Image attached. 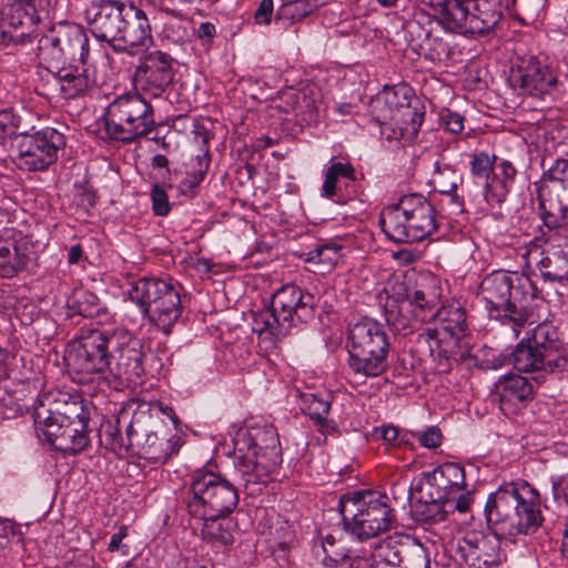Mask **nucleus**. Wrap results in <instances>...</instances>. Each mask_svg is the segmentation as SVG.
Wrapping results in <instances>:
<instances>
[{
  "instance_id": "nucleus-1",
  "label": "nucleus",
  "mask_w": 568,
  "mask_h": 568,
  "mask_svg": "<svg viewBox=\"0 0 568 568\" xmlns=\"http://www.w3.org/2000/svg\"><path fill=\"white\" fill-rule=\"evenodd\" d=\"M486 517L495 530L494 536L468 532L458 541L471 546L494 567L500 562L499 540L497 536L515 537L531 535L541 526L544 518L540 511L538 491L526 481L507 483L490 494L486 507Z\"/></svg>"
},
{
  "instance_id": "nucleus-2",
  "label": "nucleus",
  "mask_w": 568,
  "mask_h": 568,
  "mask_svg": "<svg viewBox=\"0 0 568 568\" xmlns=\"http://www.w3.org/2000/svg\"><path fill=\"white\" fill-rule=\"evenodd\" d=\"M480 290L489 317L510 326L515 337L532 323V310L525 302L536 297L537 290L529 277L497 271L484 278Z\"/></svg>"
},
{
  "instance_id": "nucleus-3",
  "label": "nucleus",
  "mask_w": 568,
  "mask_h": 568,
  "mask_svg": "<svg viewBox=\"0 0 568 568\" xmlns=\"http://www.w3.org/2000/svg\"><path fill=\"white\" fill-rule=\"evenodd\" d=\"M315 297L295 284L277 288L270 306L252 313V329L264 344V352H273L276 341L292 327L306 323L314 316Z\"/></svg>"
},
{
  "instance_id": "nucleus-4",
  "label": "nucleus",
  "mask_w": 568,
  "mask_h": 568,
  "mask_svg": "<svg viewBox=\"0 0 568 568\" xmlns=\"http://www.w3.org/2000/svg\"><path fill=\"white\" fill-rule=\"evenodd\" d=\"M344 530L364 541L389 531L396 523L395 510L387 495L376 490H355L338 503Z\"/></svg>"
},
{
  "instance_id": "nucleus-5",
  "label": "nucleus",
  "mask_w": 568,
  "mask_h": 568,
  "mask_svg": "<svg viewBox=\"0 0 568 568\" xmlns=\"http://www.w3.org/2000/svg\"><path fill=\"white\" fill-rule=\"evenodd\" d=\"M379 225L395 243L420 242L438 229L434 206L419 193L405 194L396 204L386 206L381 212Z\"/></svg>"
},
{
  "instance_id": "nucleus-6",
  "label": "nucleus",
  "mask_w": 568,
  "mask_h": 568,
  "mask_svg": "<svg viewBox=\"0 0 568 568\" xmlns=\"http://www.w3.org/2000/svg\"><path fill=\"white\" fill-rule=\"evenodd\" d=\"M149 99L136 89L116 95L102 116L105 135L110 140L128 143L151 133L155 128V116Z\"/></svg>"
},
{
  "instance_id": "nucleus-7",
  "label": "nucleus",
  "mask_w": 568,
  "mask_h": 568,
  "mask_svg": "<svg viewBox=\"0 0 568 568\" xmlns=\"http://www.w3.org/2000/svg\"><path fill=\"white\" fill-rule=\"evenodd\" d=\"M503 16L501 0H440L435 8L437 22L446 31L463 36L488 34Z\"/></svg>"
},
{
  "instance_id": "nucleus-8",
  "label": "nucleus",
  "mask_w": 568,
  "mask_h": 568,
  "mask_svg": "<svg viewBox=\"0 0 568 568\" xmlns=\"http://www.w3.org/2000/svg\"><path fill=\"white\" fill-rule=\"evenodd\" d=\"M128 297L143 315H149L164 336L182 314L179 290L171 278L141 277L131 282Z\"/></svg>"
},
{
  "instance_id": "nucleus-9",
  "label": "nucleus",
  "mask_w": 568,
  "mask_h": 568,
  "mask_svg": "<svg viewBox=\"0 0 568 568\" xmlns=\"http://www.w3.org/2000/svg\"><path fill=\"white\" fill-rule=\"evenodd\" d=\"M239 504L237 487L213 471L192 475L185 500L191 517L230 515Z\"/></svg>"
},
{
  "instance_id": "nucleus-10",
  "label": "nucleus",
  "mask_w": 568,
  "mask_h": 568,
  "mask_svg": "<svg viewBox=\"0 0 568 568\" xmlns=\"http://www.w3.org/2000/svg\"><path fill=\"white\" fill-rule=\"evenodd\" d=\"M72 413L47 410L36 413V424L43 438L55 449L63 454L74 455L89 445L88 417L83 413L80 402H72Z\"/></svg>"
},
{
  "instance_id": "nucleus-11",
  "label": "nucleus",
  "mask_w": 568,
  "mask_h": 568,
  "mask_svg": "<svg viewBox=\"0 0 568 568\" xmlns=\"http://www.w3.org/2000/svg\"><path fill=\"white\" fill-rule=\"evenodd\" d=\"M37 50L40 61L48 69L70 62H83L90 54L89 37L82 26L61 21L38 40Z\"/></svg>"
},
{
  "instance_id": "nucleus-12",
  "label": "nucleus",
  "mask_w": 568,
  "mask_h": 568,
  "mask_svg": "<svg viewBox=\"0 0 568 568\" xmlns=\"http://www.w3.org/2000/svg\"><path fill=\"white\" fill-rule=\"evenodd\" d=\"M39 13L31 0H14L0 18V49L6 54L22 52L34 44Z\"/></svg>"
},
{
  "instance_id": "nucleus-13",
  "label": "nucleus",
  "mask_w": 568,
  "mask_h": 568,
  "mask_svg": "<svg viewBox=\"0 0 568 568\" xmlns=\"http://www.w3.org/2000/svg\"><path fill=\"white\" fill-rule=\"evenodd\" d=\"M64 146L63 133L54 128L45 126L32 132L23 130L16 142L14 162L22 171H44L57 162Z\"/></svg>"
},
{
  "instance_id": "nucleus-14",
  "label": "nucleus",
  "mask_w": 568,
  "mask_h": 568,
  "mask_svg": "<svg viewBox=\"0 0 568 568\" xmlns=\"http://www.w3.org/2000/svg\"><path fill=\"white\" fill-rule=\"evenodd\" d=\"M436 326L418 334L413 355H447L465 332L466 314L460 307L443 306L428 315Z\"/></svg>"
},
{
  "instance_id": "nucleus-15",
  "label": "nucleus",
  "mask_w": 568,
  "mask_h": 568,
  "mask_svg": "<svg viewBox=\"0 0 568 568\" xmlns=\"http://www.w3.org/2000/svg\"><path fill=\"white\" fill-rule=\"evenodd\" d=\"M267 444L261 446L255 443L248 449L251 453L242 457L236 466L242 485L251 496L262 493L263 487L270 480L271 474L280 465L282 458L280 454L278 436L274 428L265 430Z\"/></svg>"
},
{
  "instance_id": "nucleus-16",
  "label": "nucleus",
  "mask_w": 568,
  "mask_h": 568,
  "mask_svg": "<svg viewBox=\"0 0 568 568\" xmlns=\"http://www.w3.org/2000/svg\"><path fill=\"white\" fill-rule=\"evenodd\" d=\"M508 81L521 94L539 100L554 99L561 87L552 68L536 57L518 59L510 69Z\"/></svg>"
},
{
  "instance_id": "nucleus-17",
  "label": "nucleus",
  "mask_w": 568,
  "mask_h": 568,
  "mask_svg": "<svg viewBox=\"0 0 568 568\" xmlns=\"http://www.w3.org/2000/svg\"><path fill=\"white\" fill-rule=\"evenodd\" d=\"M465 470L460 464L445 463L433 471L425 473L418 489L420 493L427 491L425 500L438 509L432 519L444 520L447 510L440 509V504L450 499L452 494L465 490Z\"/></svg>"
},
{
  "instance_id": "nucleus-18",
  "label": "nucleus",
  "mask_w": 568,
  "mask_h": 568,
  "mask_svg": "<svg viewBox=\"0 0 568 568\" xmlns=\"http://www.w3.org/2000/svg\"><path fill=\"white\" fill-rule=\"evenodd\" d=\"M371 113L375 121L425 118L424 105L406 84L385 85L372 100Z\"/></svg>"
},
{
  "instance_id": "nucleus-19",
  "label": "nucleus",
  "mask_w": 568,
  "mask_h": 568,
  "mask_svg": "<svg viewBox=\"0 0 568 568\" xmlns=\"http://www.w3.org/2000/svg\"><path fill=\"white\" fill-rule=\"evenodd\" d=\"M174 59L166 52L154 50L143 54L135 67L133 82L150 98H160L174 78Z\"/></svg>"
},
{
  "instance_id": "nucleus-20",
  "label": "nucleus",
  "mask_w": 568,
  "mask_h": 568,
  "mask_svg": "<svg viewBox=\"0 0 568 568\" xmlns=\"http://www.w3.org/2000/svg\"><path fill=\"white\" fill-rule=\"evenodd\" d=\"M129 3L119 0H101L87 10V20L93 37L108 43L113 51L121 33Z\"/></svg>"
},
{
  "instance_id": "nucleus-21",
  "label": "nucleus",
  "mask_w": 568,
  "mask_h": 568,
  "mask_svg": "<svg viewBox=\"0 0 568 568\" xmlns=\"http://www.w3.org/2000/svg\"><path fill=\"white\" fill-rule=\"evenodd\" d=\"M346 347L348 355H386L393 349L384 326L369 317L349 325Z\"/></svg>"
},
{
  "instance_id": "nucleus-22",
  "label": "nucleus",
  "mask_w": 568,
  "mask_h": 568,
  "mask_svg": "<svg viewBox=\"0 0 568 568\" xmlns=\"http://www.w3.org/2000/svg\"><path fill=\"white\" fill-rule=\"evenodd\" d=\"M48 70L52 72L55 87L64 99L84 97L98 87L95 68L88 63V59Z\"/></svg>"
},
{
  "instance_id": "nucleus-23",
  "label": "nucleus",
  "mask_w": 568,
  "mask_h": 568,
  "mask_svg": "<svg viewBox=\"0 0 568 568\" xmlns=\"http://www.w3.org/2000/svg\"><path fill=\"white\" fill-rule=\"evenodd\" d=\"M152 43V29L145 12L130 2L114 52L136 55Z\"/></svg>"
},
{
  "instance_id": "nucleus-24",
  "label": "nucleus",
  "mask_w": 568,
  "mask_h": 568,
  "mask_svg": "<svg viewBox=\"0 0 568 568\" xmlns=\"http://www.w3.org/2000/svg\"><path fill=\"white\" fill-rule=\"evenodd\" d=\"M31 241L16 227L0 231V275L6 278L16 276L26 268L30 260Z\"/></svg>"
},
{
  "instance_id": "nucleus-25",
  "label": "nucleus",
  "mask_w": 568,
  "mask_h": 568,
  "mask_svg": "<svg viewBox=\"0 0 568 568\" xmlns=\"http://www.w3.org/2000/svg\"><path fill=\"white\" fill-rule=\"evenodd\" d=\"M136 445L140 448L142 458L152 464H164L181 447V437L171 434L169 427L160 423L153 429L138 438Z\"/></svg>"
},
{
  "instance_id": "nucleus-26",
  "label": "nucleus",
  "mask_w": 568,
  "mask_h": 568,
  "mask_svg": "<svg viewBox=\"0 0 568 568\" xmlns=\"http://www.w3.org/2000/svg\"><path fill=\"white\" fill-rule=\"evenodd\" d=\"M499 408L505 415L520 412L534 397L532 385L527 377L509 373L495 385Z\"/></svg>"
},
{
  "instance_id": "nucleus-27",
  "label": "nucleus",
  "mask_w": 568,
  "mask_h": 568,
  "mask_svg": "<svg viewBox=\"0 0 568 568\" xmlns=\"http://www.w3.org/2000/svg\"><path fill=\"white\" fill-rule=\"evenodd\" d=\"M130 357H62L63 366L70 377L78 383H85L93 374H103L110 371L115 377H122L126 371H122L119 359Z\"/></svg>"
},
{
  "instance_id": "nucleus-28",
  "label": "nucleus",
  "mask_w": 568,
  "mask_h": 568,
  "mask_svg": "<svg viewBox=\"0 0 568 568\" xmlns=\"http://www.w3.org/2000/svg\"><path fill=\"white\" fill-rule=\"evenodd\" d=\"M494 160V171L490 179H488V183H485L484 193L487 204L491 207L505 202L517 175V170L513 162L505 159H498L495 155Z\"/></svg>"
},
{
  "instance_id": "nucleus-29",
  "label": "nucleus",
  "mask_w": 568,
  "mask_h": 568,
  "mask_svg": "<svg viewBox=\"0 0 568 568\" xmlns=\"http://www.w3.org/2000/svg\"><path fill=\"white\" fill-rule=\"evenodd\" d=\"M385 321L396 333L406 336L428 321L427 314L417 313L413 304L403 300H388L385 305Z\"/></svg>"
},
{
  "instance_id": "nucleus-30",
  "label": "nucleus",
  "mask_w": 568,
  "mask_h": 568,
  "mask_svg": "<svg viewBox=\"0 0 568 568\" xmlns=\"http://www.w3.org/2000/svg\"><path fill=\"white\" fill-rule=\"evenodd\" d=\"M440 294L442 288L437 277L427 274L420 276L412 293L406 291V298L403 301L412 303L417 313L430 315L435 313L434 308L437 306Z\"/></svg>"
},
{
  "instance_id": "nucleus-31",
  "label": "nucleus",
  "mask_w": 568,
  "mask_h": 568,
  "mask_svg": "<svg viewBox=\"0 0 568 568\" xmlns=\"http://www.w3.org/2000/svg\"><path fill=\"white\" fill-rule=\"evenodd\" d=\"M202 524V538L213 547H225L234 541L235 524L230 515L192 517Z\"/></svg>"
},
{
  "instance_id": "nucleus-32",
  "label": "nucleus",
  "mask_w": 568,
  "mask_h": 568,
  "mask_svg": "<svg viewBox=\"0 0 568 568\" xmlns=\"http://www.w3.org/2000/svg\"><path fill=\"white\" fill-rule=\"evenodd\" d=\"M536 267L545 282L560 283L568 280V253L558 247L545 248L540 252Z\"/></svg>"
},
{
  "instance_id": "nucleus-33",
  "label": "nucleus",
  "mask_w": 568,
  "mask_h": 568,
  "mask_svg": "<svg viewBox=\"0 0 568 568\" xmlns=\"http://www.w3.org/2000/svg\"><path fill=\"white\" fill-rule=\"evenodd\" d=\"M558 349V341L556 336V332L552 331L546 324L537 325L531 334L521 339L516 347V351H513L509 355H518L524 352L527 355H545L548 352H555Z\"/></svg>"
},
{
  "instance_id": "nucleus-34",
  "label": "nucleus",
  "mask_w": 568,
  "mask_h": 568,
  "mask_svg": "<svg viewBox=\"0 0 568 568\" xmlns=\"http://www.w3.org/2000/svg\"><path fill=\"white\" fill-rule=\"evenodd\" d=\"M297 394L301 409L315 422L318 429L324 434L334 433L336 429L335 424L333 420L327 419L331 409L328 399L313 393L297 392Z\"/></svg>"
},
{
  "instance_id": "nucleus-35",
  "label": "nucleus",
  "mask_w": 568,
  "mask_h": 568,
  "mask_svg": "<svg viewBox=\"0 0 568 568\" xmlns=\"http://www.w3.org/2000/svg\"><path fill=\"white\" fill-rule=\"evenodd\" d=\"M105 331L98 328H81L79 334L69 342L68 355H109L105 351Z\"/></svg>"
},
{
  "instance_id": "nucleus-36",
  "label": "nucleus",
  "mask_w": 568,
  "mask_h": 568,
  "mask_svg": "<svg viewBox=\"0 0 568 568\" xmlns=\"http://www.w3.org/2000/svg\"><path fill=\"white\" fill-rule=\"evenodd\" d=\"M423 119H387L385 121H376L379 125V134L388 142H409L414 140L423 124Z\"/></svg>"
},
{
  "instance_id": "nucleus-37",
  "label": "nucleus",
  "mask_w": 568,
  "mask_h": 568,
  "mask_svg": "<svg viewBox=\"0 0 568 568\" xmlns=\"http://www.w3.org/2000/svg\"><path fill=\"white\" fill-rule=\"evenodd\" d=\"M187 166L186 175L179 184V191L181 194L192 197L209 170L210 152L205 150L203 153L193 156Z\"/></svg>"
},
{
  "instance_id": "nucleus-38",
  "label": "nucleus",
  "mask_w": 568,
  "mask_h": 568,
  "mask_svg": "<svg viewBox=\"0 0 568 568\" xmlns=\"http://www.w3.org/2000/svg\"><path fill=\"white\" fill-rule=\"evenodd\" d=\"M409 552H413V547L387 539L378 546L373 568H398L405 565Z\"/></svg>"
},
{
  "instance_id": "nucleus-39",
  "label": "nucleus",
  "mask_w": 568,
  "mask_h": 568,
  "mask_svg": "<svg viewBox=\"0 0 568 568\" xmlns=\"http://www.w3.org/2000/svg\"><path fill=\"white\" fill-rule=\"evenodd\" d=\"M343 178L355 181V169L348 162H332L324 173V182L322 186V196L339 201V189L337 186L338 179Z\"/></svg>"
},
{
  "instance_id": "nucleus-40",
  "label": "nucleus",
  "mask_w": 568,
  "mask_h": 568,
  "mask_svg": "<svg viewBox=\"0 0 568 568\" xmlns=\"http://www.w3.org/2000/svg\"><path fill=\"white\" fill-rule=\"evenodd\" d=\"M67 307L71 316L93 317L100 310L99 298L88 290L78 288L68 296Z\"/></svg>"
},
{
  "instance_id": "nucleus-41",
  "label": "nucleus",
  "mask_w": 568,
  "mask_h": 568,
  "mask_svg": "<svg viewBox=\"0 0 568 568\" xmlns=\"http://www.w3.org/2000/svg\"><path fill=\"white\" fill-rule=\"evenodd\" d=\"M324 557L322 562L325 568H352L353 561L349 550L337 542L332 535H328L322 541Z\"/></svg>"
},
{
  "instance_id": "nucleus-42",
  "label": "nucleus",
  "mask_w": 568,
  "mask_h": 568,
  "mask_svg": "<svg viewBox=\"0 0 568 568\" xmlns=\"http://www.w3.org/2000/svg\"><path fill=\"white\" fill-rule=\"evenodd\" d=\"M105 351L110 355L114 353H132L142 348V344L139 338L132 336V334L124 328H115L112 331H105Z\"/></svg>"
},
{
  "instance_id": "nucleus-43",
  "label": "nucleus",
  "mask_w": 568,
  "mask_h": 568,
  "mask_svg": "<svg viewBox=\"0 0 568 568\" xmlns=\"http://www.w3.org/2000/svg\"><path fill=\"white\" fill-rule=\"evenodd\" d=\"M462 182L463 176L452 165L435 163L432 183L439 194L457 191Z\"/></svg>"
},
{
  "instance_id": "nucleus-44",
  "label": "nucleus",
  "mask_w": 568,
  "mask_h": 568,
  "mask_svg": "<svg viewBox=\"0 0 568 568\" xmlns=\"http://www.w3.org/2000/svg\"><path fill=\"white\" fill-rule=\"evenodd\" d=\"M539 214L544 224L548 229H557L568 224V205L560 201H549L539 199Z\"/></svg>"
},
{
  "instance_id": "nucleus-45",
  "label": "nucleus",
  "mask_w": 568,
  "mask_h": 568,
  "mask_svg": "<svg viewBox=\"0 0 568 568\" xmlns=\"http://www.w3.org/2000/svg\"><path fill=\"white\" fill-rule=\"evenodd\" d=\"M349 367L363 376H378L386 367V357H348Z\"/></svg>"
},
{
  "instance_id": "nucleus-46",
  "label": "nucleus",
  "mask_w": 568,
  "mask_h": 568,
  "mask_svg": "<svg viewBox=\"0 0 568 568\" xmlns=\"http://www.w3.org/2000/svg\"><path fill=\"white\" fill-rule=\"evenodd\" d=\"M316 8V0L287 1L281 6L277 14L294 21H300L311 14Z\"/></svg>"
},
{
  "instance_id": "nucleus-47",
  "label": "nucleus",
  "mask_w": 568,
  "mask_h": 568,
  "mask_svg": "<svg viewBox=\"0 0 568 568\" xmlns=\"http://www.w3.org/2000/svg\"><path fill=\"white\" fill-rule=\"evenodd\" d=\"M339 260V247L333 244H321L307 252L306 261L327 266L335 265Z\"/></svg>"
},
{
  "instance_id": "nucleus-48",
  "label": "nucleus",
  "mask_w": 568,
  "mask_h": 568,
  "mask_svg": "<svg viewBox=\"0 0 568 568\" xmlns=\"http://www.w3.org/2000/svg\"><path fill=\"white\" fill-rule=\"evenodd\" d=\"M511 359V357H508ZM546 357H513V367L518 373L531 374V378L535 382L542 379V369L545 366Z\"/></svg>"
},
{
  "instance_id": "nucleus-49",
  "label": "nucleus",
  "mask_w": 568,
  "mask_h": 568,
  "mask_svg": "<svg viewBox=\"0 0 568 568\" xmlns=\"http://www.w3.org/2000/svg\"><path fill=\"white\" fill-rule=\"evenodd\" d=\"M21 129V118L11 109L0 110V142L14 136L18 140Z\"/></svg>"
},
{
  "instance_id": "nucleus-50",
  "label": "nucleus",
  "mask_w": 568,
  "mask_h": 568,
  "mask_svg": "<svg viewBox=\"0 0 568 568\" xmlns=\"http://www.w3.org/2000/svg\"><path fill=\"white\" fill-rule=\"evenodd\" d=\"M469 164L471 174L476 178L485 179V183H488V179H490L494 171V155L490 156L486 152L475 153Z\"/></svg>"
},
{
  "instance_id": "nucleus-51",
  "label": "nucleus",
  "mask_w": 568,
  "mask_h": 568,
  "mask_svg": "<svg viewBox=\"0 0 568 568\" xmlns=\"http://www.w3.org/2000/svg\"><path fill=\"white\" fill-rule=\"evenodd\" d=\"M371 438L373 440L383 439L384 442L393 445H396V442H398V445H407L409 443L408 433L400 434L393 425L375 427L371 433Z\"/></svg>"
},
{
  "instance_id": "nucleus-52",
  "label": "nucleus",
  "mask_w": 568,
  "mask_h": 568,
  "mask_svg": "<svg viewBox=\"0 0 568 568\" xmlns=\"http://www.w3.org/2000/svg\"><path fill=\"white\" fill-rule=\"evenodd\" d=\"M542 179L549 182H558L562 189L568 190V159L558 158L542 173Z\"/></svg>"
},
{
  "instance_id": "nucleus-53",
  "label": "nucleus",
  "mask_w": 568,
  "mask_h": 568,
  "mask_svg": "<svg viewBox=\"0 0 568 568\" xmlns=\"http://www.w3.org/2000/svg\"><path fill=\"white\" fill-rule=\"evenodd\" d=\"M409 435L428 449H435L442 445L443 434L436 426H429L425 430H410Z\"/></svg>"
},
{
  "instance_id": "nucleus-54",
  "label": "nucleus",
  "mask_w": 568,
  "mask_h": 568,
  "mask_svg": "<svg viewBox=\"0 0 568 568\" xmlns=\"http://www.w3.org/2000/svg\"><path fill=\"white\" fill-rule=\"evenodd\" d=\"M471 546L467 544H457L456 554L466 565V568H496L491 564L486 562L485 558L476 551L471 550Z\"/></svg>"
},
{
  "instance_id": "nucleus-55",
  "label": "nucleus",
  "mask_w": 568,
  "mask_h": 568,
  "mask_svg": "<svg viewBox=\"0 0 568 568\" xmlns=\"http://www.w3.org/2000/svg\"><path fill=\"white\" fill-rule=\"evenodd\" d=\"M152 211L156 216H166L171 211V203L166 191L159 184H154L151 189Z\"/></svg>"
},
{
  "instance_id": "nucleus-56",
  "label": "nucleus",
  "mask_w": 568,
  "mask_h": 568,
  "mask_svg": "<svg viewBox=\"0 0 568 568\" xmlns=\"http://www.w3.org/2000/svg\"><path fill=\"white\" fill-rule=\"evenodd\" d=\"M162 36L174 44H182L189 39V30L181 21L173 20L164 23Z\"/></svg>"
},
{
  "instance_id": "nucleus-57",
  "label": "nucleus",
  "mask_w": 568,
  "mask_h": 568,
  "mask_svg": "<svg viewBox=\"0 0 568 568\" xmlns=\"http://www.w3.org/2000/svg\"><path fill=\"white\" fill-rule=\"evenodd\" d=\"M440 207L448 215H459L465 210L464 199L456 191L440 194Z\"/></svg>"
},
{
  "instance_id": "nucleus-58",
  "label": "nucleus",
  "mask_w": 568,
  "mask_h": 568,
  "mask_svg": "<svg viewBox=\"0 0 568 568\" xmlns=\"http://www.w3.org/2000/svg\"><path fill=\"white\" fill-rule=\"evenodd\" d=\"M200 2L201 0H162L161 11L181 19L191 6Z\"/></svg>"
},
{
  "instance_id": "nucleus-59",
  "label": "nucleus",
  "mask_w": 568,
  "mask_h": 568,
  "mask_svg": "<svg viewBox=\"0 0 568 568\" xmlns=\"http://www.w3.org/2000/svg\"><path fill=\"white\" fill-rule=\"evenodd\" d=\"M440 122L446 131L457 134L464 130V116L450 110L440 112Z\"/></svg>"
},
{
  "instance_id": "nucleus-60",
  "label": "nucleus",
  "mask_w": 568,
  "mask_h": 568,
  "mask_svg": "<svg viewBox=\"0 0 568 568\" xmlns=\"http://www.w3.org/2000/svg\"><path fill=\"white\" fill-rule=\"evenodd\" d=\"M452 498L440 504V509L449 507L452 510H458L465 513L468 510L471 503V496L467 490H460L459 493L452 494Z\"/></svg>"
},
{
  "instance_id": "nucleus-61",
  "label": "nucleus",
  "mask_w": 568,
  "mask_h": 568,
  "mask_svg": "<svg viewBox=\"0 0 568 568\" xmlns=\"http://www.w3.org/2000/svg\"><path fill=\"white\" fill-rule=\"evenodd\" d=\"M191 132L194 135V140L197 143H201L203 146H205V149L202 151V153L205 150L209 151V143H210L211 139L213 138V133L211 132L210 128L206 125L205 121L193 120Z\"/></svg>"
},
{
  "instance_id": "nucleus-62",
  "label": "nucleus",
  "mask_w": 568,
  "mask_h": 568,
  "mask_svg": "<svg viewBox=\"0 0 568 568\" xmlns=\"http://www.w3.org/2000/svg\"><path fill=\"white\" fill-rule=\"evenodd\" d=\"M274 10V1L273 0H261L255 13L254 21L260 26L270 24Z\"/></svg>"
},
{
  "instance_id": "nucleus-63",
  "label": "nucleus",
  "mask_w": 568,
  "mask_h": 568,
  "mask_svg": "<svg viewBox=\"0 0 568 568\" xmlns=\"http://www.w3.org/2000/svg\"><path fill=\"white\" fill-rule=\"evenodd\" d=\"M128 536V528L125 526L120 527L119 531L113 534L108 550L111 552H120L123 556L129 555V546L123 544V539Z\"/></svg>"
},
{
  "instance_id": "nucleus-64",
  "label": "nucleus",
  "mask_w": 568,
  "mask_h": 568,
  "mask_svg": "<svg viewBox=\"0 0 568 568\" xmlns=\"http://www.w3.org/2000/svg\"><path fill=\"white\" fill-rule=\"evenodd\" d=\"M552 491L556 499L568 504V474L552 479Z\"/></svg>"
}]
</instances>
